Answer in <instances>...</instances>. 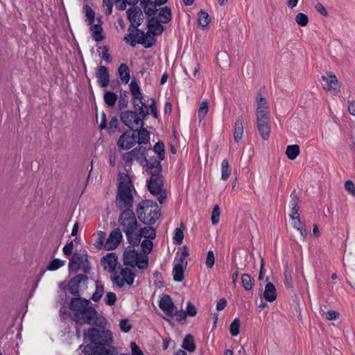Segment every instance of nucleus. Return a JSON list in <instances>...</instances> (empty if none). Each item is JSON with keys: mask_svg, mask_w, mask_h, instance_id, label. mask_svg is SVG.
Wrapping results in <instances>:
<instances>
[{"mask_svg": "<svg viewBox=\"0 0 355 355\" xmlns=\"http://www.w3.org/2000/svg\"><path fill=\"white\" fill-rule=\"evenodd\" d=\"M151 240L152 239H145L141 243L142 251L144 254L148 255L152 251V249L153 247V243Z\"/></svg>", "mask_w": 355, "mask_h": 355, "instance_id": "nucleus-47", "label": "nucleus"}, {"mask_svg": "<svg viewBox=\"0 0 355 355\" xmlns=\"http://www.w3.org/2000/svg\"><path fill=\"white\" fill-rule=\"evenodd\" d=\"M135 189L130 177L125 173L118 175L117 193L115 200L116 207L121 211L129 210L133 205L134 198L132 193Z\"/></svg>", "mask_w": 355, "mask_h": 355, "instance_id": "nucleus-2", "label": "nucleus"}, {"mask_svg": "<svg viewBox=\"0 0 355 355\" xmlns=\"http://www.w3.org/2000/svg\"><path fill=\"white\" fill-rule=\"evenodd\" d=\"M159 306L167 315L171 317L175 316L176 307L169 295H165L161 297Z\"/></svg>", "mask_w": 355, "mask_h": 355, "instance_id": "nucleus-12", "label": "nucleus"}, {"mask_svg": "<svg viewBox=\"0 0 355 355\" xmlns=\"http://www.w3.org/2000/svg\"><path fill=\"white\" fill-rule=\"evenodd\" d=\"M132 355H144V353L139 347L135 343L132 342L130 344Z\"/></svg>", "mask_w": 355, "mask_h": 355, "instance_id": "nucleus-64", "label": "nucleus"}, {"mask_svg": "<svg viewBox=\"0 0 355 355\" xmlns=\"http://www.w3.org/2000/svg\"><path fill=\"white\" fill-rule=\"evenodd\" d=\"M217 61L221 67L230 65V56L225 51L219 52L217 54Z\"/></svg>", "mask_w": 355, "mask_h": 355, "instance_id": "nucleus-40", "label": "nucleus"}, {"mask_svg": "<svg viewBox=\"0 0 355 355\" xmlns=\"http://www.w3.org/2000/svg\"><path fill=\"white\" fill-rule=\"evenodd\" d=\"M159 17L162 23L167 24L172 19L171 10L169 7L165 6L159 10Z\"/></svg>", "mask_w": 355, "mask_h": 355, "instance_id": "nucleus-32", "label": "nucleus"}, {"mask_svg": "<svg viewBox=\"0 0 355 355\" xmlns=\"http://www.w3.org/2000/svg\"><path fill=\"white\" fill-rule=\"evenodd\" d=\"M108 131L110 133L115 132L116 131L120 132L119 128V120L116 116H112L109 123Z\"/></svg>", "mask_w": 355, "mask_h": 355, "instance_id": "nucleus-52", "label": "nucleus"}, {"mask_svg": "<svg viewBox=\"0 0 355 355\" xmlns=\"http://www.w3.org/2000/svg\"><path fill=\"white\" fill-rule=\"evenodd\" d=\"M300 147L297 144L289 145L286 150V155L289 159H295L300 154Z\"/></svg>", "mask_w": 355, "mask_h": 355, "instance_id": "nucleus-35", "label": "nucleus"}, {"mask_svg": "<svg viewBox=\"0 0 355 355\" xmlns=\"http://www.w3.org/2000/svg\"><path fill=\"white\" fill-rule=\"evenodd\" d=\"M125 234L126 235L128 241L130 244V246L135 247L139 245L141 239L139 229H137V230L130 231V234Z\"/></svg>", "mask_w": 355, "mask_h": 355, "instance_id": "nucleus-25", "label": "nucleus"}, {"mask_svg": "<svg viewBox=\"0 0 355 355\" xmlns=\"http://www.w3.org/2000/svg\"><path fill=\"white\" fill-rule=\"evenodd\" d=\"M231 170L230 168L229 162L227 159L223 160L221 163V178L223 180H227L230 175Z\"/></svg>", "mask_w": 355, "mask_h": 355, "instance_id": "nucleus-41", "label": "nucleus"}, {"mask_svg": "<svg viewBox=\"0 0 355 355\" xmlns=\"http://www.w3.org/2000/svg\"><path fill=\"white\" fill-rule=\"evenodd\" d=\"M139 130H137V142L139 144H147L150 141V133L149 132L143 127H139Z\"/></svg>", "mask_w": 355, "mask_h": 355, "instance_id": "nucleus-28", "label": "nucleus"}, {"mask_svg": "<svg viewBox=\"0 0 355 355\" xmlns=\"http://www.w3.org/2000/svg\"><path fill=\"white\" fill-rule=\"evenodd\" d=\"M130 90L132 95L131 100L135 108H137L139 105H141L143 102V95L140 91V88L135 80H132L130 84Z\"/></svg>", "mask_w": 355, "mask_h": 355, "instance_id": "nucleus-16", "label": "nucleus"}, {"mask_svg": "<svg viewBox=\"0 0 355 355\" xmlns=\"http://www.w3.org/2000/svg\"><path fill=\"white\" fill-rule=\"evenodd\" d=\"M284 277H285V284L288 288H293V280H292V275L291 272L288 270V266H286L284 269Z\"/></svg>", "mask_w": 355, "mask_h": 355, "instance_id": "nucleus-55", "label": "nucleus"}, {"mask_svg": "<svg viewBox=\"0 0 355 355\" xmlns=\"http://www.w3.org/2000/svg\"><path fill=\"white\" fill-rule=\"evenodd\" d=\"M128 103H129V101H128V96L127 95V92H124L123 93L121 92V95H120L119 101V105H118L119 109L120 110H122L123 109L128 107Z\"/></svg>", "mask_w": 355, "mask_h": 355, "instance_id": "nucleus-51", "label": "nucleus"}, {"mask_svg": "<svg viewBox=\"0 0 355 355\" xmlns=\"http://www.w3.org/2000/svg\"><path fill=\"white\" fill-rule=\"evenodd\" d=\"M137 259L135 261V266L140 270H144L148 266V257L147 254H141L139 252Z\"/></svg>", "mask_w": 355, "mask_h": 355, "instance_id": "nucleus-36", "label": "nucleus"}, {"mask_svg": "<svg viewBox=\"0 0 355 355\" xmlns=\"http://www.w3.org/2000/svg\"><path fill=\"white\" fill-rule=\"evenodd\" d=\"M140 5L143 7L144 12L148 17L155 16L157 5L150 0H141Z\"/></svg>", "mask_w": 355, "mask_h": 355, "instance_id": "nucleus-23", "label": "nucleus"}, {"mask_svg": "<svg viewBox=\"0 0 355 355\" xmlns=\"http://www.w3.org/2000/svg\"><path fill=\"white\" fill-rule=\"evenodd\" d=\"M257 129L263 140L269 138L270 133V119L263 117L257 119Z\"/></svg>", "mask_w": 355, "mask_h": 355, "instance_id": "nucleus-13", "label": "nucleus"}, {"mask_svg": "<svg viewBox=\"0 0 355 355\" xmlns=\"http://www.w3.org/2000/svg\"><path fill=\"white\" fill-rule=\"evenodd\" d=\"M242 285L245 291H250L252 288V282L250 275L243 274L241 277Z\"/></svg>", "mask_w": 355, "mask_h": 355, "instance_id": "nucleus-48", "label": "nucleus"}, {"mask_svg": "<svg viewBox=\"0 0 355 355\" xmlns=\"http://www.w3.org/2000/svg\"><path fill=\"white\" fill-rule=\"evenodd\" d=\"M92 354H93V355H116L117 352L116 349L105 350L102 348H96Z\"/></svg>", "mask_w": 355, "mask_h": 355, "instance_id": "nucleus-54", "label": "nucleus"}, {"mask_svg": "<svg viewBox=\"0 0 355 355\" xmlns=\"http://www.w3.org/2000/svg\"><path fill=\"white\" fill-rule=\"evenodd\" d=\"M137 214L144 224L153 225L160 217V209L156 202L143 200L137 206Z\"/></svg>", "mask_w": 355, "mask_h": 355, "instance_id": "nucleus-5", "label": "nucleus"}, {"mask_svg": "<svg viewBox=\"0 0 355 355\" xmlns=\"http://www.w3.org/2000/svg\"><path fill=\"white\" fill-rule=\"evenodd\" d=\"M257 107L256 112V119L270 117V111L267 100L261 96L257 98Z\"/></svg>", "mask_w": 355, "mask_h": 355, "instance_id": "nucleus-17", "label": "nucleus"}, {"mask_svg": "<svg viewBox=\"0 0 355 355\" xmlns=\"http://www.w3.org/2000/svg\"><path fill=\"white\" fill-rule=\"evenodd\" d=\"M128 19L130 22V25L129 26L128 31H130L132 28H135V21H136V18L139 15H142V11L140 8L138 6H132L126 12Z\"/></svg>", "mask_w": 355, "mask_h": 355, "instance_id": "nucleus-22", "label": "nucleus"}, {"mask_svg": "<svg viewBox=\"0 0 355 355\" xmlns=\"http://www.w3.org/2000/svg\"><path fill=\"white\" fill-rule=\"evenodd\" d=\"M296 23L301 26H306L309 23V17L306 15L299 12L295 17Z\"/></svg>", "mask_w": 355, "mask_h": 355, "instance_id": "nucleus-50", "label": "nucleus"}, {"mask_svg": "<svg viewBox=\"0 0 355 355\" xmlns=\"http://www.w3.org/2000/svg\"><path fill=\"white\" fill-rule=\"evenodd\" d=\"M187 266V261L178 259L173 268V279L175 282H181L184 278V269Z\"/></svg>", "mask_w": 355, "mask_h": 355, "instance_id": "nucleus-15", "label": "nucleus"}, {"mask_svg": "<svg viewBox=\"0 0 355 355\" xmlns=\"http://www.w3.org/2000/svg\"><path fill=\"white\" fill-rule=\"evenodd\" d=\"M123 239V235L119 228L112 230L105 243L107 250H112L117 248Z\"/></svg>", "mask_w": 355, "mask_h": 355, "instance_id": "nucleus-11", "label": "nucleus"}, {"mask_svg": "<svg viewBox=\"0 0 355 355\" xmlns=\"http://www.w3.org/2000/svg\"><path fill=\"white\" fill-rule=\"evenodd\" d=\"M120 275L123 277V279L128 285H132L134 282L135 274L128 268H124L121 270Z\"/></svg>", "mask_w": 355, "mask_h": 355, "instance_id": "nucleus-33", "label": "nucleus"}, {"mask_svg": "<svg viewBox=\"0 0 355 355\" xmlns=\"http://www.w3.org/2000/svg\"><path fill=\"white\" fill-rule=\"evenodd\" d=\"M137 112L130 110L121 111L119 116L121 122L128 127L131 130L135 128L137 130L139 127L144 125V121L146 120L149 112L145 103L139 105L137 108H135Z\"/></svg>", "mask_w": 355, "mask_h": 355, "instance_id": "nucleus-4", "label": "nucleus"}, {"mask_svg": "<svg viewBox=\"0 0 355 355\" xmlns=\"http://www.w3.org/2000/svg\"><path fill=\"white\" fill-rule=\"evenodd\" d=\"M101 58L103 59L107 63H110L112 62V58L109 53V48L107 46H104L103 47Z\"/></svg>", "mask_w": 355, "mask_h": 355, "instance_id": "nucleus-61", "label": "nucleus"}, {"mask_svg": "<svg viewBox=\"0 0 355 355\" xmlns=\"http://www.w3.org/2000/svg\"><path fill=\"white\" fill-rule=\"evenodd\" d=\"M137 136L133 130L124 132L117 141V146L122 150H129L137 143Z\"/></svg>", "mask_w": 355, "mask_h": 355, "instance_id": "nucleus-8", "label": "nucleus"}, {"mask_svg": "<svg viewBox=\"0 0 355 355\" xmlns=\"http://www.w3.org/2000/svg\"><path fill=\"white\" fill-rule=\"evenodd\" d=\"M137 36H138L137 43L143 44L146 48H150L155 44V39L148 33L139 29H137Z\"/></svg>", "mask_w": 355, "mask_h": 355, "instance_id": "nucleus-21", "label": "nucleus"}, {"mask_svg": "<svg viewBox=\"0 0 355 355\" xmlns=\"http://www.w3.org/2000/svg\"><path fill=\"white\" fill-rule=\"evenodd\" d=\"M104 293V287L100 282H96V290L91 299L94 302H98Z\"/></svg>", "mask_w": 355, "mask_h": 355, "instance_id": "nucleus-42", "label": "nucleus"}, {"mask_svg": "<svg viewBox=\"0 0 355 355\" xmlns=\"http://www.w3.org/2000/svg\"><path fill=\"white\" fill-rule=\"evenodd\" d=\"M116 301V294L113 292H108L106 294L105 302V304L108 306H112L115 304Z\"/></svg>", "mask_w": 355, "mask_h": 355, "instance_id": "nucleus-58", "label": "nucleus"}, {"mask_svg": "<svg viewBox=\"0 0 355 355\" xmlns=\"http://www.w3.org/2000/svg\"><path fill=\"white\" fill-rule=\"evenodd\" d=\"M64 264V261L60 259H54L49 263L46 268L49 270H56L63 266Z\"/></svg>", "mask_w": 355, "mask_h": 355, "instance_id": "nucleus-49", "label": "nucleus"}, {"mask_svg": "<svg viewBox=\"0 0 355 355\" xmlns=\"http://www.w3.org/2000/svg\"><path fill=\"white\" fill-rule=\"evenodd\" d=\"M120 329L122 331L128 332L131 330L132 326L129 324L127 319H123L120 321Z\"/></svg>", "mask_w": 355, "mask_h": 355, "instance_id": "nucleus-62", "label": "nucleus"}, {"mask_svg": "<svg viewBox=\"0 0 355 355\" xmlns=\"http://www.w3.org/2000/svg\"><path fill=\"white\" fill-rule=\"evenodd\" d=\"M162 21L157 22L153 26L149 28L153 35H157L162 33L164 31V26L161 24Z\"/></svg>", "mask_w": 355, "mask_h": 355, "instance_id": "nucleus-56", "label": "nucleus"}, {"mask_svg": "<svg viewBox=\"0 0 355 355\" xmlns=\"http://www.w3.org/2000/svg\"><path fill=\"white\" fill-rule=\"evenodd\" d=\"M322 88L328 92L337 94L340 91V84L335 74L328 73L321 78Z\"/></svg>", "mask_w": 355, "mask_h": 355, "instance_id": "nucleus-9", "label": "nucleus"}, {"mask_svg": "<svg viewBox=\"0 0 355 355\" xmlns=\"http://www.w3.org/2000/svg\"><path fill=\"white\" fill-rule=\"evenodd\" d=\"M72 312L71 320L78 326L96 324L97 311L91 306L89 300L83 297H72L69 303Z\"/></svg>", "mask_w": 355, "mask_h": 355, "instance_id": "nucleus-1", "label": "nucleus"}, {"mask_svg": "<svg viewBox=\"0 0 355 355\" xmlns=\"http://www.w3.org/2000/svg\"><path fill=\"white\" fill-rule=\"evenodd\" d=\"M183 239V230L181 228H176L174 232L173 243L176 245H180L182 243Z\"/></svg>", "mask_w": 355, "mask_h": 355, "instance_id": "nucleus-53", "label": "nucleus"}, {"mask_svg": "<svg viewBox=\"0 0 355 355\" xmlns=\"http://www.w3.org/2000/svg\"><path fill=\"white\" fill-rule=\"evenodd\" d=\"M164 178L161 174H153L147 180L148 191L154 196H157L160 204H163L166 198V191L164 189Z\"/></svg>", "mask_w": 355, "mask_h": 355, "instance_id": "nucleus-6", "label": "nucleus"}, {"mask_svg": "<svg viewBox=\"0 0 355 355\" xmlns=\"http://www.w3.org/2000/svg\"><path fill=\"white\" fill-rule=\"evenodd\" d=\"M141 237L145 239H154L156 236L155 230L153 227H145L139 229Z\"/></svg>", "mask_w": 355, "mask_h": 355, "instance_id": "nucleus-37", "label": "nucleus"}, {"mask_svg": "<svg viewBox=\"0 0 355 355\" xmlns=\"http://www.w3.org/2000/svg\"><path fill=\"white\" fill-rule=\"evenodd\" d=\"M84 339L87 338L92 343L90 345L84 347L83 352L85 355H93L94 349L102 348L105 350L115 349L110 347V345L112 341V334L110 331L99 330L96 328L92 327L88 329V333L84 332Z\"/></svg>", "mask_w": 355, "mask_h": 355, "instance_id": "nucleus-3", "label": "nucleus"}, {"mask_svg": "<svg viewBox=\"0 0 355 355\" xmlns=\"http://www.w3.org/2000/svg\"><path fill=\"white\" fill-rule=\"evenodd\" d=\"M220 207L218 205H216L211 213V223L213 225H216L218 223L219 218H220Z\"/></svg>", "mask_w": 355, "mask_h": 355, "instance_id": "nucleus-57", "label": "nucleus"}, {"mask_svg": "<svg viewBox=\"0 0 355 355\" xmlns=\"http://www.w3.org/2000/svg\"><path fill=\"white\" fill-rule=\"evenodd\" d=\"M206 266L209 268H212L215 263V257L214 252L209 250L207 254Z\"/></svg>", "mask_w": 355, "mask_h": 355, "instance_id": "nucleus-59", "label": "nucleus"}, {"mask_svg": "<svg viewBox=\"0 0 355 355\" xmlns=\"http://www.w3.org/2000/svg\"><path fill=\"white\" fill-rule=\"evenodd\" d=\"M101 262L105 268L108 267L110 270H114L117 263V258L114 253H110L102 258Z\"/></svg>", "mask_w": 355, "mask_h": 355, "instance_id": "nucleus-26", "label": "nucleus"}, {"mask_svg": "<svg viewBox=\"0 0 355 355\" xmlns=\"http://www.w3.org/2000/svg\"><path fill=\"white\" fill-rule=\"evenodd\" d=\"M88 279L86 275L79 274L71 279L68 283V291L75 297H80V284Z\"/></svg>", "mask_w": 355, "mask_h": 355, "instance_id": "nucleus-10", "label": "nucleus"}, {"mask_svg": "<svg viewBox=\"0 0 355 355\" xmlns=\"http://www.w3.org/2000/svg\"><path fill=\"white\" fill-rule=\"evenodd\" d=\"M139 255L138 251H137L134 247L128 246L123 253V263L127 266H135V261L137 259Z\"/></svg>", "mask_w": 355, "mask_h": 355, "instance_id": "nucleus-20", "label": "nucleus"}, {"mask_svg": "<svg viewBox=\"0 0 355 355\" xmlns=\"http://www.w3.org/2000/svg\"><path fill=\"white\" fill-rule=\"evenodd\" d=\"M182 348L188 352H193L196 349V345L194 343V338L191 334H187L183 339Z\"/></svg>", "mask_w": 355, "mask_h": 355, "instance_id": "nucleus-29", "label": "nucleus"}, {"mask_svg": "<svg viewBox=\"0 0 355 355\" xmlns=\"http://www.w3.org/2000/svg\"><path fill=\"white\" fill-rule=\"evenodd\" d=\"M243 134V121H242L241 118L239 117L234 124V141L236 142L239 143L242 139Z\"/></svg>", "mask_w": 355, "mask_h": 355, "instance_id": "nucleus-27", "label": "nucleus"}, {"mask_svg": "<svg viewBox=\"0 0 355 355\" xmlns=\"http://www.w3.org/2000/svg\"><path fill=\"white\" fill-rule=\"evenodd\" d=\"M209 109V103L207 101H202L200 103V107L198 110V116L200 119V121H201L202 119H204V117L207 114Z\"/></svg>", "mask_w": 355, "mask_h": 355, "instance_id": "nucleus-46", "label": "nucleus"}, {"mask_svg": "<svg viewBox=\"0 0 355 355\" xmlns=\"http://www.w3.org/2000/svg\"><path fill=\"white\" fill-rule=\"evenodd\" d=\"M92 38L96 42H100L105 39V35L103 34V29L95 30L92 33Z\"/></svg>", "mask_w": 355, "mask_h": 355, "instance_id": "nucleus-60", "label": "nucleus"}, {"mask_svg": "<svg viewBox=\"0 0 355 355\" xmlns=\"http://www.w3.org/2000/svg\"><path fill=\"white\" fill-rule=\"evenodd\" d=\"M263 297L269 302H272L277 298V291L272 283L268 282L263 292Z\"/></svg>", "mask_w": 355, "mask_h": 355, "instance_id": "nucleus-24", "label": "nucleus"}, {"mask_svg": "<svg viewBox=\"0 0 355 355\" xmlns=\"http://www.w3.org/2000/svg\"><path fill=\"white\" fill-rule=\"evenodd\" d=\"M210 21V17L209 14L203 10H200L198 16V23L199 26L202 28H205Z\"/></svg>", "mask_w": 355, "mask_h": 355, "instance_id": "nucleus-39", "label": "nucleus"}, {"mask_svg": "<svg viewBox=\"0 0 355 355\" xmlns=\"http://www.w3.org/2000/svg\"><path fill=\"white\" fill-rule=\"evenodd\" d=\"M88 258L87 254L83 251L78 253H74L72 258L69 260V270H74L77 272L80 268L81 263L86 262V259Z\"/></svg>", "mask_w": 355, "mask_h": 355, "instance_id": "nucleus-14", "label": "nucleus"}, {"mask_svg": "<svg viewBox=\"0 0 355 355\" xmlns=\"http://www.w3.org/2000/svg\"><path fill=\"white\" fill-rule=\"evenodd\" d=\"M118 222L119 226L122 227V230L127 234H130V231L137 230L139 227L135 214L132 210L121 211Z\"/></svg>", "mask_w": 355, "mask_h": 355, "instance_id": "nucleus-7", "label": "nucleus"}, {"mask_svg": "<svg viewBox=\"0 0 355 355\" xmlns=\"http://www.w3.org/2000/svg\"><path fill=\"white\" fill-rule=\"evenodd\" d=\"M199 69L200 66L198 63L197 60L194 58H193L190 62L188 64L187 67L184 69V71L187 72V70H189L192 71L193 76L194 77H199L200 73H199Z\"/></svg>", "mask_w": 355, "mask_h": 355, "instance_id": "nucleus-38", "label": "nucleus"}, {"mask_svg": "<svg viewBox=\"0 0 355 355\" xmlns=\"http://www.w3.org/2000/svg\"><path fill=\"white\" fill-rule=\"evenodd\" d=\"M241 322L239 318H235L230 326V331L233 336H236L240 332Z\"/></svg>", "mask_w": 355, "mask_h": 355, "instance_id": "nucleus-44", "label": "nucleus"}, {"mask_svg": "<svg viewBox=\"0 0 355 355\" xmlns=\"http://www.w3.org/2000/svg\"><path fill=\"white\" fill-rule=\"evenodd\" d=\"M154 151L157 154L159 160H164L165 158L164 144L159 141L154 146Z\"/></svg>", "mask_w": 355, "mask_h": 355, "instance_id": "nucleus-45", "label": "nucleus"}, {"mask_svg": "<svg viewBox=\"0 0 355 355\" xmlns=\"http://www.w3.org/2000/svg\"><path fill=\"white\" fill-rule=\"evenodd\" d=\"M135 159H136L141 164H143L146 161V148L144 146H139L132 150Z\"/></svg>", "mask_w": 355, "mask_h": 355, "instance_id": "nucleus-30", "label": "nucleus"}, {"mask_svg": "<svg viewBox=\"0 0 355 355\" xmlns=\"http://www.w3.org/2000/svg\"><path fill=\"white\" fill-rule=\"evenodd\" d=\"M118 73L120 79L125 83H128L130 80V70L126 64L122 63L118 69Z\"/></svg>", "mask_w": 355, "mask_h": 355, "instance_id": "nucleus-31", "label": "nucleus"}, {"mask_svg": "<svg viewBox=\"0 0 355 355\" xmlns=\"http://www.w3.org/2000/svg\"><path fill=\"white\" fill-rule=\"evenodd\" d=\"M118 99V96L112 92L107 91L104 93L103 100L108 107H114Z\"/></svg>", "mask_w": 355, "mask_h": 355, "instance_id": "nucleus-34", "label": "nucleus"}, {"mask_svg": "<svg viewBox=\"0 0 355 355\" xmlns=\"http://www.w3.org/2000/svg\"><path fill=\"white\" fill-rule=\"evenodd\" d=\"M83 10L85 12L86 21H87L88 24H93L94 22V19H95L94 11L88 5H85L83 6Z\"/></svg>", "mask_w": 355, "mask_h": 355, "instance_id": "nucleus-43", "label": "nucleus"}, {"mask_svg": "<svg viewBox=\"0 0 355 355\" xmlns=\"http://www.w3.org/2000/svg\"><path fill=\"white\" fill-rule=\"evenodd\" d=\"M345 189L349 193L353 196H355V186L354 182L352 180H347L345 183Z\"/></svg>", "mask_w": 355, "mask_h": 355, "instance_id": "nucleus-63", "label": "nucleus"}, {"mask_svg": "<svg viewBox=\"0 0 355 355\" xmlns=\"http://www.w3.org/2000/svg\"><path fill=\"white\" fill-rule=\"evenodd\" d=\"M144 163L145 164H143L142 165L146 166V171L149 175H153V174H161V163L157 158L151 157L149 159H146Z\"/></svg>", "mask_w": 355, "mask_h": 355, "instance_id": "nucleus-18", "label": "nucleus"}, {"mask_svg": "<svg viewBox=\"0 0 355 355\" xmlns=\"http://www.w3.org/2000/svg\"><path fill=\"white\" fill-rule=\"evenodd\" d=\"M96 76L99 86L106 87L110 83L108 69L105 66H100L96 69Z\"/></svg>", "mask_w": 355, "mask_h": 355, "instance_id": "nucleus-19", "label": "nucleus"}]
</instances>
